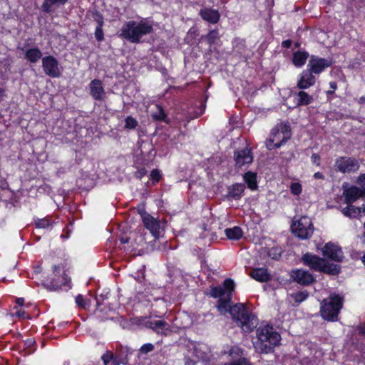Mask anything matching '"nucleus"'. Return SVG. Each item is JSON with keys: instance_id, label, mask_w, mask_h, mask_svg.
<instances>
[{"instance_id": "c9c22d12", "label": "nucleus", "mask_w": 365, "mask_h": 365, "mask_svg": "<svg viewBox=\"0 0 365 365\" xmlns=\"http://www.w3.org/2000/svg\"><path fill=\"white\" fill-rule=\"evenodd\" d=\"M153 349H154V345L153 344H151V343H148V344H143L140 347V351L142 354H146L152 351Z\"/></svg>"}, {"instance_id": "b1692460", "label": "nucleus", "mask_w": 365, "mask_h": 365, "mask_svg": "<svg viewBox=\"0 0 365 365\" xmlns=\"http://www.w3.org/2000/svg\"><path fill=\"white\" fill-rule=\"evenodd\" d=\"M68 0H44L42 4V9L44 11L50 13L59 6L63 5Z\"/></svg>"}, {"instance_id": "a878e982", "label": "nucleus", "mask_w": 365, "mask_h": 365, "mask_svg": "<svg viewBox=\"0 0 365 365\" xmlns=\"http://www.w3.org/2000/svg\"><path fill=\"white\" fill-rule=\"evenodd\" d=\"M42 56L41 51L36 48H29L26 52V58L31 63L37 62Z\"/></svg>"}, {"instance_id": "a18cd8bd", "label": "nucleus", "mask_w": 365, "mask_h": 365, "mask_svg": "<svg viewBox=\"0 0 365 365\" xmlns=\"http://www.w3.org/2000/svg\"><path fill=\"white\" fill-rule=\"evenodd\" d=\"M5 96H6L5 90L0 88V103L3 101Z\"/></svg>"}, {"instance_id": "bb28decb", "label": "nucleus", "mask_w": 365, "mask_h": 365, "mask_svg": "<svg viewBox=\"0 0 365 365\" xmlns=\"http://www.w3.org/2000/svg\"><path fill=\"white\" fill-rule=\"evenodd\" d=\"M244 180L247 182V186L252 190L257 188V174L253 172H247L244 175Z\"/></svg>"}, {"instance_id": "f257e3e1", "label": "nucleus", "mask_w": 365, "mask_h": 365, "mask_svg": "<svg viewBox=\"0 0 365 365\" xmlns=\"http://www.w3.org/2000/svg\"><path fill=\"white\" fill-rule=\"evenodd\" d=\"M217 309L221 314L229 312L232 318L237 322L245 333H250L257 327L258 324L257 318L250 313L243 304L230 305V300L218 302Z\"/></svg>"}, {"instance_id": "7c9ffc66", "label": "nucleus", "mask_w": 365, "mask_h": 365, "mask_svg": "<svg viewBox=\"0 0 365 365\" xmlns=\"http://www.w3.org/2000/svg\"><path fill=\"white\" fill-rule=\"evenodd\" d=\"M291 297L296 302L299 303L308 297V292L307 291L298 292L292 294Z\"/></svg>"}, {"instance_id": "de8ad7c7", "label": "nucleus", "mask_w": 365, "mask_h": 365, "mask_svg": "<svg viewBox=\"0 0 365 365\" xmlns=\"http://www.w3.org/2000/svg\"><path fill=\"white\" fill-rule=\"evenodd\" d=\"M97 22H98V26H100L101 25V27L103 26V18L101 16H99L97 19H96Z\"/></svg>"}, {"instance_id": "e433bc0d", "label": "nucleus", "mask_w": 365, "mask_h": 365, "mask_svg": "<svg viewBox=\"0 0 365 365\" xmlns=\"http://www.w3.org/2000/svg\"><path fill=\"white\" fill-rule=\"evenodd\" d=\"M150 179L153 180V182H158L160 179L161 174L160 172L158 170H153L150 173Z\"/></svg>"}, {"instance_id": "4c0bfd02", "label": "nucleus", "mask_w": 365, "mask_h": 365, "mask_svg": "<svg viewBox=\"0 0 365 365\" xmlns=\"http://www.w3.org/2000/svg\"><path fill=\"white\" fill-rule=\"evenodd\" d=\"M103 36H104V35H103L102 27H101V26H97L96 28V31H95L96 38L97 39V41H101L103 39Z\"/></svg>"}, {"instance_id": "a211bd4d", "label": "nucleus", "mask_w": 365, "mask_h": 365, "mask_svg": "<svg viewBox=\"0 0 365 365\" xmlns=\"http://www.w3.org/2000/svg\"><path fill=\"white\" fill-rule=\"evenodd\" d=\"M200 15L203 20L210 24L217 23L220 16L217 10L210 8L202 9L200 11Z\"/></svg>"}, {"instance_id": "39448f33", "label": "nucleus", "mask_w": 365, "mask_h": 365, "mask_svg": "<svg viewBox=\"0 0 365 365\" xmlns=\"http://www.w3.org/2000/svg\"><path fill=\"white\" fill-rule=\"evenodd\" d=\"M291 137L290 127L287 123H279L271 132L269 138L266 142L269 150H274L282 146Z\"/></svg>"}, {"instance_id": "4d7b16f0", "label": "nucleus", "mask_w": 365, "mask_h": 365, "mask_svg": "<svg viewBox=\"0 0 365 365\" xmlns=\"http://www.w3.org/2000/svg\"><path fill=\"white\" fill-rule=\"evenodd\" d=\"M362 330H363V333L365 334V325L364 326Z\"/></svg>"}, {"instance_id": "79ce46f5", "label": "nucleus", "mask_w": 365, "mask_h": 365, "mask_svg": "<svg viewBox=\"0 0 365 365\" xmlns=\"http://www.w3.org/2000/svg\"><path fill=\"white\" fill-rule=\"evenodd\" d=\"M312 160L314 163L317 164V165H319L320 162V158L317 154H313L312 155Z\"/></svg>"}, {"instance_id": "6ab92c4d", "label": "nucleus", "mask_w": 365, "mask_h": 365, "mask_svg": "<svg viewBox=\"0 0 365 365\" xmlns=\"http://www.w3.org/2000/svg\"><path fill=\"white\" fill-rule=\"evenodd\" d=\"M344 215L351 218H356L360 216L361 213L365 214V204L361 207H356L352 204H347V205L341 210Z\"/></svg>"}, {"instance_id": "864d4df0", "label": "nucleus", "mask_w": 365, "mask_h": 365, "mask_svg": "<svg viewBox=\"0 0 365 365\" xmlns=\"http://www.w3.org/2000/svg\"><path fill=\"white\" fill-rule=\"evenodd\" d=\"M279 255H280V254H279V253L274 254V256H272V258H273V259H277V257H279Z\"/></svg>"}, {"instance_id": "393cba45", "label": "nucleus", "mask_w": 365, "mask_h": 365, "mask_svg": "<svg viewBox=\"0 0 365 365\" xmlns=\"http://www.w3.org/2000/svg\"><path fill=\"white\" fill-rule=\"evenodd\" d=\"M225 233L227 237L231 240H238L243 235L242 229L237 226L225 229Z\"/></svg>"}, {"instance_id": "aec40b11", "label": "nucleus", "mask_w": 365, "mask_h": 365, "mask_svg": "<svg viewBox=\"0 0 365 365\" xmlns=\"http://www.w3.org/2000/svg\"><path fill=\"white\" fill-rule=\"evenodd\" d=\"M149 327L158 334H168L171 331L170 325L163 320H153L149 322Z\"/></svg>"}, {"instance_id": "6e6552de", "label": "nucleus", "mask_w": 365, "mask_h": 365, "mask_svg": "<svg viewBox=\"0 0 365 365\" xmlns=\"http://www.w3.org/2000/svg\"><path fill=\"white\" fill-rule=\"evenodd\" d=\"M139 213L146 229L150 231L155 239L159 238L163 233L165 222L151 216L145 210H140Z\"/></svg>"}, {"instance_id": "c756f323", "label": "nucleus", "mask_w": 365, "mask_h": 365, "mask_svg": "<svg viewBox=\"0 0 365 365\" xmlns=\"http://www.w3.org/2000/svg\"><path fill=\"white\" fill-rule=\"evenodd\" d=\"M289 190L293 195L299 196L302 192V186L298 182H292L290 184Z\"/></svg>"}, {"instance_id": "2eb2a0df", "label": "nucleus", "mask_w": 365, "mask_h": 365, "mask_svg": "<svg viewBox=\"0 0 365 365\" xmlns=\"http://www.w3.org/2000/svg\"><path fill=\"white\" fill-rule=\"evenodd\" d=\"M330 65L331 62L327 59L312 56L308 64V68L312 73L318 74Z\"/></svg>"}, {"instance_id": "412c9836", "label": "nucleus", "mask_w": 365, "mask_h": 365, "mask_svg": "<svg viewBox=\"0 0 365 365\" xmlns=\"http://www.w3.org/2000/svg\"><path fill=\"white\" fill-rule=\"evenodd\" d=\"M250 275L254 279L261 282H267L270 279V274L265 268L255 269L250 272Z\"/></svg>"}, {"instance_id": "cd10ccee", "label": "nucleus", "mask_w": 365, "mask_h": 365, "mask_svg": "<svg viewBox=\"0 0 365 365\" xmlns=\"http://www.w3.org/2000/svg\"><path fill=\"white\" fill-rule=\"evenodd\" d=\"M308 53L306 52L298 51L293 55V63L297 67L302 66L307 61Z\"/></svg>"}, {"instance_id": "5fc2aeb1", "label": "nucleus", "mask_w": 365, "mask_h": 365, "mask_svg": "<svg viewBox=\"0 0 365 365\" xmlns=\"http://www.w3.org/2000/svg\"><path fill=\"white\" fill-rule=\"evenodd\" d=\"M364 101H365V98H364V97L360 98V99H359L360 103H364Z\"/></svg>"}, {"instance_id": "72a5a7b5", "label": "nucleus", "mask_w": 365, "mask_h": 365, "mask_svg": "<svg viewBox=\"0 0 365 365\" xmlns=\"http://www.w3.org/2000/svg\"><path fill=\"white\" fill-rule=\"evenodd\" d=\"M228 354L232 358L240 357L242 355V350L239 346H235L230 348Z\"/></svg>"}, {"instance_id": "dca6fc26", "label": "nucleus", "mask_w": 365, "mask_h": 365, "mask_svg": "<svg viewBox=\"0 0 365 365\" xmlns=\"http://www.w3.org/2000/svg\"><path fill=\"white\" fill-rule=\"evenodd\" d=\"M316 82L315 76L309 71H303L297 81V87L299 89H307Z\"/></svg>"}, {"instance_id": "58836bf2", "label": "nucleus", "mask_w": 365, "mask_h": 365, "mask_svg": "<svg viewBox=\"0 0 365 365\" xmlns=\"http://www.w3.org/2000/svg\"><path fill=\"white\" fill-rule=\"evenodd\" d=\"M225 365H249V363L245 358H240L233 362L226 363Z\"/></svg>"}, {"instance_id": "bf43d9fd", "label": "nucleus", "mask_w": 365, "mask_h": 365, "mask_svg": "<svg viewBox=\"0 0 365 365\" xmlns=\"http://www.w3.org/2000/svg\"><path fill=\"white\" fill-rule=\"evenodd\" d=\"M53 269H54V270H56L57 269V267L54 266Z\"/></svg>"}, {"instance_id": "7ed1b4c3", "label": "nucleus", "mask_w": 365, "mask_h": 365, "mask_svg": "<svg viewBox=\"0 0 365 365\" xmlns=\"http://www.w3.org/2000/svg\"><path fill=\"white\" fill-rule=\"evenodd\" d=\"M153 23L145 19L138 21H129L123 24L120 29V36L131 43H138L140 38L153 32Z\"/></svg>"}, {"instance_id": "c85d7f7f", "label": "nucleus", "mask_w": 365, "mask_h": 365, "mask_svg": "<svg viewBox=\"0 0 365 365\" xmlns=\"http://www.w3.org/2000/svg\"><path fill=\"white\" fill-rule=\"evenodd\" d=\"M35 225L38 228H49L53 226V222L48 218L38 219L35 221Z\"/></svg>"}, {"instance_id": "8fccbe9b", "label": "nucleus", "mask_w": 365, "mask_h": 365, "mask_svg": "<svg viewBox=\"0 0 365 365\" xmlns=\"http://www.w3.org/2000/svg\"><path fill=\"white\" fill-rule=\"evenodd\" d=\"M16 302L17 304L22 306L24 304V299L23 298H18V299H16Z\"/></svg>"}, {"instance_id": "0eeeda50", "label": "nucleus", "mask_w": 365, "mask_h": 365, "mask_svg": "<svg viewBox=\"0 0 365 365\" xmlns=\"http://www.w3.org/2000/svg\"><path fill=\"white\" fill-rule=\"evenodd\" d=\"M292 232L299 238L305 240L310 237L314 227L311 219L307 216L295 217L291 225Z\"/></svg>"}, {"instance_id": "603ef678", "label": "nucleus", "mask_w": 365, "mask_h": 365, "mask_svg": "<svg viewBox=\"0 0 365 365\" xmlns=\"http://www.w3.org/2000/svg\"><path fill=\"white\" fill-rule=\"evenodd\" d=\"M41 271V269L39 266H37L34 268V272L36 274L40 273Z\"/></svg>"}, {"instance_id": "473e14b6", "label": "nucleus", "mask_w": 365, "mask_h": 365, "mask_svg": "<svg viewBox=\"0 0 365 365\" xmlns=\"http://www.w3.org/2000/svg\"><path fill=\"white\" fill-rule=\"evenodd\" d=\"M210 44H214L218 39V32L216 30L210 31L206 36Z\"/></svg>"}, {"instance_id": "4be33fe9", "label": "nucleus", "mask_w": 365, "mask_h": 365, "mask_svg": "<svg viewBox=\"0 0 365 365\" xmlns=\"http://www.w3.org/2000/svg\"><path fill=\"white\" fill-rule=\"evenodd\" d=\"M294 99L297 103V105L299 106H307L312 103L314 101V98L312 96L308 94L305 91H299L294 96Z\"/></svg>"}, {"instance_id": "09e8293b", "label": "nucleus", "mask_w": 365, "mask_h": 365, "mask_svg": "<svg viewBox=\"0 0 365 365\" xmlns=\"http://www.w3.org/2000/svg\"><path fill=\"white\" fill-rule=\"evenodd\" d=\"M282 46L286 48H289L291 46V41L289 40L282 42Z\"/></svg>"}, {"instance_id": "f3484780", "label": "nucleus", "mask_w": 365, "mask_h": 365, "mask_svg": "<svg viewBox=\"0 0 365 365\" xmlns=\"http://www.w3.org/2000/svg\"><path fill=\"white\" fill-rule=\"evenodd\" d=\"M89 88L91 96L96 101L103 99L106 96L102 82L98 79L93 80L89 84Z\"/></svg>"}, {"instance_id": "1a4fd4ad", "label": "nucleus", "mask_w": 365, "mask_h": 365, "mask_svg": "<svg viewBox=\"0 0 365 365\" xmlns=\"http://www.w3.org/2000/svg\"><path fill=\"white\" fill-rule=\"evenodd\" d=\"M335 167L339 171L343 173H351L359 170V163L358 160L354 158L341 157L336 160Z\"/></svg>"}, {"instance_id": "c03bdc74", "label": "nucleus", "mask_w": 365, "mask_h": 365, "mask_svg": "<svg viewBox=\"0 0 365 365\" xmlns=\"http://www.w3.org/2000/svg\"><path fill=\"white\" fill-rule=\"evenodd\" d=\"M146 174V170L145 169H140L139 170L135 175L138 178H142Z\"/></svg>"}, {"instance_id": "49530a36", "label": "nucleus", "mask_w": 365, "mask_h": 365, "mask_svg": "<svg viewBox=\"0 0 365 365\" xmlns=\"http://www.w3.org/2000/svg\"><path fill=\"white\" fill-rule=\"evenodd\" d=\"M314 178L316 179H323L324 175H322V173L317 172L314 174Z\"/></svg>"}, {"instance_id": "423d86ee", "label": "nucleus", "mask_w": 365, "mask_h": 365, "mask_svg": "<svg viewBox=\"0 0 365 365\" xmlns=\"http://www.w3.org/2000/svg\"><path fill=\"white\" fill-rule=\"evenodd\" d=\"M343 299L335 294L330 295L328 299L323 300L321 306L322 317L329 321H335L342 307Z\"/></svg>"}, {"instance_id": "f03ea898", "label": "nucleus", "mask_w": 365, "mask_h": 365, "mask_svg": "<svg viewBox=\"0 0 365 365\" xmlns=\"http://www.w3.org/2000/svg\"><path fill=\"white\" fill-rule=\"evenodd\" d=\"M280 340L279 334L274 330L273 327L263 325L256 331V338L253 341V346L256 351L268 354L279 344Z\"/></svg>"}, {"instance_id": "9d476101", "label": "nucleus", "mask_w": 365, "mask_h": 365, "mask_svg": "<svg viewBox=\"0 0 365 365\" xmlns=\"http://www.w3.org/2000/svg\"><path fill=\"white\" fill-rule=\"evenodd\" d=\"M42 67L44 73L50 77L58 78L61 75L58 62L52 56H46L42 58Z\"/></svg>"}, {"instance_id": "20e7f679", "label": "nucleus", "mask_w": 365, "mask_h": 365, "mask_svg": "<svg viewBox=\"0 0 365 365\" xmlns=\"http://www.w3.org/2000/svg\"><path fill=\"white\" fill-rule=\"evenodd\" d=\"M302 262L313 270L328 273L337 274L339 268L337 265L329 264L325 259L312 253H306L302 256Z\"/></svg>"}, {"instance_id": "37998d69", "label": "nucleus", "mask_w": 365, "mask_h": 365, "mask_svg": "<svg viewBox=\"0 0 365 365\" xmlns=\"http://www.w3.org/2000/svg\"><path fill=\"white\" fill-rule=\"evenodd\" d=\"M15 315L19 318H25L26 317V313L24 310L19 309L16 312Z\"/></svg>"}, {"instance_id": "f704fd0d", "label": "nucleus", "mask_w": 365, "mask_h": 365, "mask_svg": "<svg viewBox=\"0 0 365 365\" xmlns=\"http://www.w3.org/2000/svg\"><path fill=\"white\" fill-rule=\"evenodd\" d=\"M125 128L128 129H134L138 125L137 120L130 116L125 118Z\"/></svg>"}, {"instance_id": "4468645a", "label": "nucleus", "mask_w": 365, "mask_h": 365, "mask_svg": "<svg viewBox=\"0 0 365 365\" xmlns=\"http://www.w3.org/2000/svg\"><path fill=\"white\" fill-rule=\"evenodd\" d=\"M291 277L294 282L302 285H308L314 280L313 275L309 272L302 269L292 271Z\"/></svg>"}, {"instance_id": "ddd939ff", "label": "nucleus", "mask_w": 365, "mask_h": 365, "mask_svg": "<svg viewBox=\"0 0 365 365\" xmlns=\"http://www.w3.org/2000/svg\"><path fill=\"white\" fill-rule=\"evenodd\" d=\"M235 283L233 280L230 279H227L225 280L223 283V287H215L212 288L210 291L211 297L214 298H220L219 301L222 299V297L226 294L227 292V297L230 298V292L234 289Z\"/></svg>"}, {"instance_id": "13d9d810", "label": "nucleus", "mask_w": 365, "mask_h": 365, "mask_svg": "<svg viewBox=\"0 0 365 365\" xmlns=\"http://www.w3.org/2000/svg\"><path fill=\"white\" fill-rule=\"evenodd\" d=\"M125 242H127V240H122V243H125Z\"/></svg>"}, {"instance_id": "ea45409f", "label": "nucleus", "mask_w": 365, "mask_h": 365, "mask_svg": "<svg viewBox=\"0 0 365 365\" xmlns=\"http://www.w3.org/2000/svg\"><path fill=\"white\" fill-rule=\"evenodd\" d=\"M76 303L77 304L78 306H79L81 307H83V308L86 307V302L84 301L83 296L81 294H78L76 297Z\"/></svg>"}, {"instance_id": "f8f14e48", "label": "nucleus", "mask_w": 365, "mask_h": 365, "mask_svg": "<svg viewBox=\"0 0 365 365\" xmlns=\"http://www.w3.org/2000/svg\"><path fill=\"white\" fill-rule=\"evenodd\" d=\"M322 252L324 257L336 262H341L344 258L341 249L331 242L326 244L322 249Z\"/></svg>"}, {"instance_id": "5701e85b", "label": "nucleus", "mask_w": 365, "mask_h": 365, "mask_svg": "<svg viewBox=\"0 0 365 365\" xmlns=\"http://www.w3.org/2000/svg\"><path fill=\"white\" fill-rule=\"evenodd\" d=\"M245 190V186L242 184H235L228 188V197L235 200L241 198Z\"/></svg>"}, {"instance_id": "6e6d98bb", "label": "nucleus", "mask_w": 365, "mask_h": 365, "mask_svg": "<svg viewBox=\"0 0 365 365\" xmlns=\"http://www.w3.org/2000/svg\"><path fill=\"white\" fill-rule=\"evenodd\" d=\"M361 260H362L363 263L365 264V253L363 255V257H361Z\"/></svg>"}, {"instance_id": "2f4dec72", "label": "nucleus", "mask_w": 365, "mask_h": 365, "mask_svg": "<svg viewBox=\"0 0 365 365\" xmlns=\"http://www.w3.org/2000/svg\"><path fill=\"white\" fill-rule=\"evenodd\" d=\"M153 118L157 120L166 121L165 113L159 106H157V111L153 114Z\"/></svg>"}, {"instance_id": "3c124183", "label": "nucleus", "mask_w": 365, "mask_h": 365, "mask_svg": "<svg viewBox=\"0 0 365 365\" xmlns=\"http://www.w3.org/2000/svg\"><path fill=\"white\" fill-rule=\"evenodd\" d=\"M330 88L335 91L336 89V83L334 81L329 83Z\"/></svg>"}, {"instance_id": "9b49d317", "label": "nucleus", "mask_w": 365, "mask_h": 365, "mask_svg": "<svg viewBox=\"0 0 365 365\" xmlns=\"http://www.w3.org/2000/svg\"><path fill=\"white\" fill-rule=\"evenodd\" d=\"M235 165L239 168H247L253 161L251 150L245 148L235 153Z\"/></svg>"}, {"instance_id": "a19ab883", "label": "nucleus", "mask_w": 365, "mask_h": 365, "mask_svg": "<svg viewBox=\"0 0 365 365\" xmlns=\"http://www.w3.org/2000/svg\"><path fill=\"white\" fill-rule=\"evenodd\" d=\"M357 182L362 186V187H365V174L361 175L358 178Z\"/></svg>"}]
</instances>
